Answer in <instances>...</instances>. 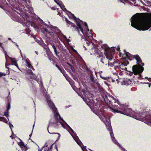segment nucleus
<instances>
[{"mask_svg":"<svg viewBox=\"0 0 151 151\" xmlns=\"http://www.w3.org/2000/svg\"><path fill=\"white\" fill-rule=\"evenodd\" d=\"M44 96L45 97L49 107L52 110L55 117V122H52L51 121L49 123V125L47 128V130L49 133L50 134H57L58 135V137H60V134L58 133L53 132L52 130L53 128H57L58 125L60 124L63 128H65V127L64 124L61 122V121H62L69 127L71 132L75 135V137H74L72 134H70L73 138L81 147L82 150H84L85 148V147H84L81 142L79 140L78 137L76 135V133L73 131L72 128L61 117L60 115L57 112V109L55 107L54 104L50 100L49 95H47L46 93H45L44 94Z\"/></svg>","mask_w":151,"mask_h":151,"instance_id":"nucleus-1","label":"nucleus"},{"mask_svg":"<svg viewBox=\"0 0 151 151\" xmlns=\"http://www.w3.org/2000/svg\"><path fill=\"white\" fill-rule=\"evenodd\" d=\"M20 2L22 6H23L22 8L26 12L21 14L15 10L12 9L10 12V17L13 20L20 23L29 22L31 26L35 28V24L30 19L29 15L27 14V11H29L31 14H33L34 13L32 8L30 4V1L29 0H20Z\"/></svg>","mask_w":151,"mask_h":151,"instance_id":"nucleus-2","label":"nucleus"},{"mask_svg":"<svg viewBox=\"0 0 151 151\" xmlns=\"http://www.w3.org/2000/svg\"><path fill=\"white\" fill-rule=\"evenodd\" d=\"M109 102L111 104L114 103H116L119 106H118V105L116 106V105H113L114 106V107L116 109H112V111L113 112L119 113L130 116H133L135 117V119L138 120L142 121L145 123H146V119H147L146 116L144 117V116H142L141 115V113L140 112L135 113L134 111L128 108L124 105H121L119 101L112 96H111L109 97Z\"/></svg>","mask_w":151,"mask_h":151,"instance_id":"nucleus-3","label":"nucleus"},{"mask_svg":"<svg viewBox=\"0 0 151 151\" xmlns=\"http://www.w3.org/2000/svg\"><path fill=\"white\" fill-rule=\"evenodd\" d=\"M131 26L137 30H146L151 27V17L136 14L131 19Z\"/></svg>","mask_w":151,"mask_h":151,"instance_id":"nucleus-4","label":"nucleus"},{"mask_svg":"<svg viewBox=\"0 0 151 151\" xmlns=\"http://www.w3.org/2000/svg\"><path fill=\"white\" fill-rule=\"evenodd\" d=\"M68 12L67 14L69 17L74 19L76 22L77 26L75 28V30L78 32H79L80 31L85 36L86 44L88 46H89L90 43L93 39V37L91 30V33H90L87 24L86 23L83 24L82 21L79 19L76 18L74 15L70 12L68 11Z\"/></svg>","mask_w":151,"mask_h":151,"instance_id":"nucleus-5","label":"nucleus"},{"mask_svg":"<svg viewBox=\"0 0 151 151\" xmlns=\"http://www.w3.org/2000/svg\"><path fill=\"white\" fill-rule=\"evenodd\" d=\"M41 31L42 32H46V34H48L50 35L54 36V34L53 32L56 34H59L64 39L66 40L67 42H70V41L69 39L67 38L64 35L61 31L56 27L53 26L52 25L49 26L45 23L43 21L41 25Z\"/></svg>","mask_w":151,"mask_h":151,"instance_id":"nucleus-6","label":"nucleus"},{"mask_svg":"<svg viewBox=\"0 0 151 151\" xmlns=\"http://www.w3.org/2000/svg\"><path fill=\"white\" fill-rule=\"evenodd\" d=\"M83 92L84 96L83 97V101L89 106L92 110L99 116L97 111L99 110V106L98 104H95L93 98L92 97L91 94H90L88 92L84 90Z\"/></svg>","mask_w":151,"mask_h":151,"instance_id":"nucleus-7","label":"nucleus"},{"mask_svg":"<svg viewBox=\"0 0 151 151\" xmlns=\"http://www.w3.org/2000/svg\"><path fill=\"white\" fill-rule=\"evenodd\" d=\"M119 55L120 57L122 56L123 57V62L122 63V64L124 65V66H126L129 64V62L127 60V58L131 60L130 59V57L135 59L137 61V63L138 64V65H133V66H143L145 65L144 63L142 62V60L139 56L137 55H132L129 53L127 52L124 50V54H122L119 52Z\"/></svg>","mask_w":151,"mask_h":151,"instance_id":"nucleus-8","label":"nucleus"},{"mask_svg":"<svg viewBox=\"0 0 151 151\" xmlns=\"http://www.w3.org/2000/svg\"><path fill=\"white\" fill-rule=\"evenodd\" d=\"M100 119L104 123L107 129L109 132L110 136L113 142L117 146H119L120 148L123 151H126L125 149L123 148L119 144L115 139L114 136L113 132H112V128L111 126L110 119L107 118L104 115H102L99 116Z\"/></svg>","mask_w":151,"mask_h":151,"instance_id":"nucleus-9","label":"nucleus"},{"mask_svg":"<svg viewBox=\"0 0 151 151\" xmlns=\"http://www.w3.org/2000/svg\"><path fill=\"white\" fill-rule=\"evenodd\" d=\"M101 47L104 50V54L107 59L111 60L113 58V52L114 50V48L109 47L106 45H103Z\"/></svg>","mask_w":151,"mask_h":151,"instance_id":"nucleus-10","label":"nucleus"},{"mask_svg":"<svg viewBox=\"0 0 151 151\" xmlns=\"http://www.w3.org/2000/svg\"><path fill=\"white\" fill-rule=\"evenodd\" d=\"M28 68H27L26 71L27 73L26 77L30 81L31 79L34 80L36 81H37V76L35 74H33L32 71V69H33V67H27Z\"/></svg>","mask_w":151,"mask_h":151,"instance_id":"nucleus-11","label":"nucleus"},{"mask_svg":"<svg viewBox=\"0 0 151 151\" xmlns=\"http://www.w3.org/2000/svg\"><path fill=\"white\" fill-rule=\"evenodd\" d=\"M82 68L83 69H86L87 71L89 72L91 74L90 75V78L93 83L96 84L97 85H99V83L97 80L95 78L93 75L92 74V71H91L87 67H82Z\"/></svg>","mask_w":151,"mask_h":151,"instance_id":"nucleus-12","label":"nucleus"},{"mask_svg":"<svg viewBox=\"0 0 151 151\" xmlns=\"http://www.w3.org/2000/svg\"><path fill=\"white\" fill-rule=\"evenodd\" d=\"M132 71L134 75H138L141 76L140 74L144 70L143 67H132Z\"/></svg>","mask_w":151,"mask_h":151,"instance_id":"nucleus-13","label":"nucleus"},{"mask_svg":"<svg viewBox=\"0 0 151 151\" xmlns=\"http://www.w3.org/2000/svg\"><path fill=\"white\" fill-rule=\"evenodd\" d=\"M52 145H47L45 143L44 147H43L41 150L39 149V151H42L43 148H45L44 151H52L51 149L52 147Z\"/></svg>","mask_w":151,"mask_h":151,"instance_id":"nucleus-14","label":"nucleus"},{"mask_svg":"<svg viewBox=\"0 0 151 151\" xmlns=\"http://www.w3.org/2000/svg\"><path fill=\"white\" fill-rule=\"evenodd\" d=\"M57 0H54L55 1L58 5H59L61 9L63 11L66 12L68 11L65 8V6L63 5L62 2L61 1H59V2H58Z\"/></svg>","mask_w":151,"mask_h":151,"instance_id":"nucleus-15","label":"nucleus"},{"mask_svg":"<svg viewBox=\"0 0 151 151\" xmlns=\"http://www.w3.org/2000/svg\"><path fill=\"white\" fill-rule=\"evenodd\" d=\"M51 45L52 46L55 55L58 58H59V56L58 55V54L59 52H57L56 48L55 46L54 45V44L52 43H51Z\"/></svg>","mask_w":151,"mask_h":151,"instance_id":"nucleus-16","label":"nucleus"},{"mask_svg":"<svg viewBox=\"0 0 151 151\" xmlns=\"http://www.w3.org/2000/svg\"><path fill=\"white\" fill-rule=\"evenodd\" d=\"M21 56L23 59V60H24L25 62L26 63L27 65V66H30L31 64L30 61L29 60L26 59V57L25 56L23 55H21Z\"/></svg>","mask_w":151,"mask_h":151,"instance_id":"nucleus-17","label":"nucleus"},{"mask_svg":"<svg viewBox=\"0 0 151 151\" xmlns=\"http://www.w3.org/2000/svg\"><path fill=\"white\" fill-rule=\"evenodd\" d=\"M102 55L103 53L102 52H100L99 55H98L97 57L99 58H100V59L101 62L103 63H104L105 58L102 56Z\"/></svg>","mask_w":151,"mask_h":151,"instance_id":"nucleus-18","label":"nucleus"},{"mask_svg":"<svg viewBox=\"0 0 151 151\" xmlns=\"http://www.w3.org/2000/svg\"><path fill=\"white\" fill-rule=\"evenodd\" d=\"M10 60L12 62V65H14L15 66H18L17 63V61L15 58H11Z\"/></svg>","mask_w":151,"mask_h":151,"instance_id":"nucleus-19","label":"nucleus"},{"mask_svg":"<svg viewBox=\"0 0 151 151\" xmlns=\"http://www.w3.org/2000/svg\"><path fill=\"white\" fill-rule=\"evenodd\" d=\"M35 41L37 42L39 45H41V46L44 43L43 41L38 40L37 39H35Z\"/></svg>","mask_w":151,"mask_h":151,"instance_id":"nucleus-20","label":"nucleus"},{"mask_svg":"<svg viewBox=\"0 0 151 151\" xmlns=\"http://www.w3.org/2000/svg\"><path fill=\"white\" fill-rule=\"evenodd\" d=\"M65 20L66 21V22L67 23V24L68 25V26H69V25L71 24L73 27H75L74 26V24L73 23H72L68 21L67 18H65Z\"/></svg>","mask_w":151,"mask_h":151,"instance_id":"nucleus-21","label":"nucleus"},{"mask_svg":"<svg viewBox=\"0 0 151 151\" xmlns=\"http://www.w3.org/2000/svg\"><path fill=\"white\" fill-rule=\"evenodd\" d=\"M106 80L107 81L109 82H114V80L111 77H108L107 78Z\"/></svg>","mask_w":151,"mask_h":151,"instance_id":"nucleus-22","label":"nucleus"},{"mask_svg":"<svg viewBox=\"0 0 151 151\" xmlns=\"http://www.w3.org/2000/svg\"><path fill=\"white\" fill-rule=\"evenodd\" d=\"M125 70L127 71L126 73L127 74H128L130 76H131L132 75L133 72V71L131 72L130 71H128L127 70V68H125Z\"/></svg>","mask_w":151,"mask_h":151,"instance_id":"nucleus-23","label":"nucleus"},{"mask_svg":"<svg viewBox=\"0 0 151 151\" xmlns=\"http://www.w3.org/2000/svg\"><path fill=\"white\" fill-rule=\"evenodd\" d=\"M9 125L10 127V129L11 130L12 132V135H11V136H10V137H12V138H13V137L12 136H14V135L13 134V132H12V127H13V126L12 124H10V122H9Z\"/></svg>","mask_w":151,"mask_h":151,"instance_id":"nucleus-24","label":"nucleus"},{"mask_svg":"<svg viewBox=\"0 0 151 151\" xmlns=\"http://www.w3.org/2000/svg\"><path fill=\"white\" fill-rule=\"evenodd\" d=\"M58 68V69L60 71V72L62 73L63 75L65 76V71L63 69H62L60 68V67H57Z\"/></svg>","mask_w":151,"mask_h":151,"instance_id":"nucleus-25","label":"nucleus"},{"mask_svg":"<svg viewBox=\"0 0 151 151\" xmlns=\"http://www.w3.org/2000/svg\"><path fill=\"white\" fill-rule=\"evenodd\" d=\"M70 49H71V50H73L74 52H75V53H76L77 55H79V54L78 53V52H77V50H75V49H74L73 47L72 46H70Z\"/></svg>","mask_w":151,"mask_h":151,"instance_id":"nucleus-26","label":"nucleus"},{"mask_svg":"<svg viewBox=\"0 0 151 151\" xmlns=\"http://www.w3.org/2000/svg\"><path fill=\"white\" fill-rule=\"evenodd\" d=\"M70 49H71V50H73L74 52H75V53H76L77 55H79V54L78 53V52H77V50H75V49H74L73 47L72 46H70Z\"/></svg>","mask_w":151,"mask_h":151,"instance_id":"nucleus-27","label":"nucleus"},{"mask_svg":"<svg viewBox=\"0 0 151 151\" xmlns=\"http://www.w3.org/2000/svg\"><path fill=\"white\" fill-rule=\"evenodd\" d=\"M0 46L3 49V52L4 53L5 55L6 56V55H7V52L4 50V47L2 45V44H1V45H0Z\"/></svg>","mask_w":151,"mask_h":151,"instance_id":"nucleus-28","label":"nucleus"},{"mask_svg":"<svg viewBox=\"0 0 151 151\" xmlns=\"http://www.w3.org/2000/svg\"><path fill=\"white\" fill-rule=\"evenodd\" d=\"M42 46L44 49H45L46 50L47 49H48V48L47 47V46L46 44L44 43Z\"/></svg>","mask_w":151,"mask_h":151,"instance_id":"nucleus-29","label":"nucleus"},{"mask_svg":"<svg viewBox=\"0 0 151 151\" xmlns=\"http://www.w3.org/2000/svg\"><path fill=\"white\" fill-rule=\"evenodd\" d=\"M21 148L23 151H26L27 149V147L25 146L21 147Z\"/></svg>","mask_w":151,"mask_h":151,"instance_id":"nucleus-30","label":"nucleus"},{"mask_svg":"<svg viewBox=\"0 0 151 151\" xmlns=\"http://www.w3.org/2000/svg\"><path fill=\"white\" fill-rule=\"evenodd\" d=\"M19 145L21 147H23V146H24V143L22 142H20L19 144Z\"/></svg>","mask_w":151,"mask_h":151,"instance_id":"nucleus-31","label":"nucleus"},{"mask_svg":"<svg viewBox=\"0 0 151 151\" xmlns=\"http://www.w3.org/2000/svg\"><path fill=\"white\" fill-rule=\"evenodd\" d=\"M4 115L6 116L7 117H8V112H5L4 113Z\"/></svg>","mask_w":151,"mask_h":151,"instance_id":"nucleus-32","label":"nucleus"},{"mask_svg":"<svg viewBox=\"0 0 151 151\" xmlns=\"http://www.w3.org/2000/svg\"><path fill=\"white\" fill-rule=\"evenodd\" d=\"M114 63V62H108V65L111 66V65H113L112 63Z\"/></svg>","mask_w":151,"mask_h":151,"instance_id":"nucleus-33","label":"nucleus"},{"mask_svg":"<svg viewBox=\"0 0 151 151\" xmlns=\"http://www.w3.org/2000/svg\"><path fill=\"white\" fill-rule=\"evenodd\" d=\"M5 73L0 72V78L2 76H5Z\"/></svg>","mask_w":151,"mask_h":151,"instance_id":"nucleus-34","label":"nucleus"},{"mask_svg":"<svg viewBox=\"0 0 151 151\" xmlns=\"http://www.w3.org/2000/svg\"><path fill=\"white\" fill-rule=\"evenodd\" d=\"M10 108V105L9 103L7 107V110L8 111Z\"/></svg>","mask_w":151,"mask_h":151,"instance_id":"nucleus-35","label":"nucleus"},{"mask_svg":"<svg viewBox=\"0 0 151 151\" xmlns=\"http://www.w3.org/2000/svg\"><path fill=\"white\" fill-rule=\"evenodd\" d=\"M100 77L102 78V79H104V80H106V79H107V77H104L102 76L101 75H100Z\"/></svg>","mask_w":151,"mask_h":151,"instance_id":"nucleus-36","label":"nucleus"},{"mask_svg":"<svg viewBox=\"0 0 151 151\" xmlns=\"http://www.w3.org/2000/svg\"><path fill=\"white\" fill-rule=\"evenodd\" d=\"M3 120H4L3 121V120L2 121H3L4 122L6 123L7 124L8 121H7V119H6L5 118V119Z\"/></svg>","mask_w":151,"mask_h":151,"instance_id":"nucleus-37","label":"nucleus"},{"mask_svg":"<svg viewBox=\"0 0 151 151\" xmlns=\"http://www.w3.org/2000/svg\"><path fill=\"white\" fill-rule=\"evenodd\" d=\"M147 4L148 5H150L151 4V2L149 1H146Z\"/></svg>","mask_w":151,"mask_h":151,"instance_id":"nucleus-38","label":"nucleus"},{"mask_svg":"<svg viewBox=\"0 0 151 151\" xmlns=\"http://www.w3.org/2000/svg\"><path fill=\"white\" fill-rule=\"evenodd\" d=\"M4 119V117L0 116V121H2Z\"/></svg>","mask_w":151,"mask_h":151,"instance_id":"nucleus-39","label":"nucleus"},{"mask_svg":"<svg viewBox=\"0 0 151 151\" xmlns=\"http://www.w3.org/2000/svg\"><path fill=\"white\" fill-rule=\"evenodd\" d=\"M149 124L151 126V119L149 121L148 123L147 124Z\"/></svg>","mask_w":151,"mask_h":151,"instance_id":"nucleus-40","label":"nucleus"},{"mask_svg":"<svg viewBox=\"0 0 151 151\" xmlns=\"http://www.w3.org/2000/svg\"><path fill=\"white\" fill-rule=\"evenodd\" d=\"M117 50L118 51H120V47H117Z\"/></svg>","mask_w":151,"mask_h":151,"instance_id":"nucleus-41","label":"nucleus"},{"mask_svg":"<svg viewBox=\"0 0 151 151\" xmlns=\"http://www.w3.org/2000/svg\"><path fill=\"white\" fill-rule=\"evenodd\" d=\"M148 80L150 82H151V78H148Z\"/></svg>","mask_w":151,"mask_h":151,"instance_id":"nucleus-42","label":"nucleus"},{"mask_svg":"<svg viewBox=\"0 0 151 151\" xmlns=\"http://www.w3.org/2000/svg\"><path fill=\"white\" fill-rule=\"evenodd\" d=\"M55 148L57 150V151H58L57 147L56 146H55Z\"/></svg>","mask_w":151,"mask_h":151,"instance_id":"nucleus-43","label":"nucleus"},{"mask_svg":"<svg viewBox=\"0 0 151 151\" xmlns=\"http://www.w3.org/2000/svg\"><path fill=\"white\" fill-rule=\"evenodd\" d=\"M58 14L60 15V16H61L62 15H61V14H60V12H58Z\"/></svg>","mask_w":151,"mask_h":151,"instance_id":"nucleus-44","label":"nucleus"},{"mask_svg":"<svg viewBox=\"0 0 151 151\" xmlns=\"http://www.w3.org/2000/svg\"><path fill=\"white\" fill-rule=\"evenodd\" d=\"M33 37L34 39H35H35H36V37H35V35H33Z\"/></svg>","mask_w":151,"mask_h":151,"instance_id":"nucleus-45","label":"nucleus"},{"mask_svg":"<svg viewBox=\"0 0 151 151\" xmlns=\"http://www.w3.org/2000/svg\"><path fill=\"white\" fill-rule=\"evenodd\" d=\"M16 45L17 46V47L18 48V49H19V46H18V45L16 44Z\"/></svg>","mask_w":151,"mask_h":151,"instance_id":"nucleus-46","label":"nucleus"},{"mask_svg":"<svg viewBox=\"0 0 151 151\" xmlns=\"http://www.w3.org/2000/svg\"><path fill=\"white\" fill-rule=\"evenodd\" d=\"M99 73L100 75H101V73H102V71H100L99 72Z\"/></svg>","mask_w":151,"mask_h":151,"instance_id":"nucleus-47","label":"nucleus"},{"mask_svg":"<svg viewBox=\"0 0 151 151\" xmlns=\"http://www.w3.org/2000/svg\"><path fill=\"white\" fill-rule=\"evenodd\" d=\"M19 50H20V52L21 55H22V52H21V50L19 48Z\"/></svg>","mask_w":151,"mask_h":151,"instance_id":"nucleus-48","label":"nucleus"},{"mask_svg":"<svg viewBox=\"0 0 151 151\" xmlns=\"http://www.w3.org/2000/svg\"><path fill=\"white\" fill-rule=\"evenodd\" d=\"M145 78V79H148V78H148V77H146Z\"/></svg>","mask_w":151,"mask_h":151,"instance_id":"nucleus-49","label":"nucleus"},{"mask_svg":"<svg viewBox=\"0 0 151 151\" xmlns=\"http://www.w3.org/2000/svg\"><path fill=\"white\" fill-rule=\"evenodd\" d=\"M35 53H36L37 55H38V52H37V51H35Z\"/></svg>","mask_w":151,"mask_h":151,"instance_id":"nucleus-50","label":"nucleus"},{"mask_svg":"<svg viewBox=\"0 0 151 151\" xmlns=\"http://www.w3.org/2000/svg\"><path fill=\"white\" fill-rule=\"evenodd\" d=\"M8 40H11V39L10 38H8Z\"/></svg>","mask_w":151,"mask_h":151,"instance_id":"nucleus-51","label":"nucleus"},{"mask_svg":"<svg viewBox=\"0 0 151 151\" xmlns=\"http://www.w3.org/2000/svg\"><path fill=\"white\" fill-rule=\"evenodd\" d=\"M32 133H31V134H30V135H29V137H31V136L32 135Z\"/></svg>","mask_w":151,"mask_h":151,"instance_id":"nucleus-52","label":"nucleus"},{"mask_svg":"<svg viewBox=\"0 0 151 151\" xmlns=\"http://www.w3.org/2000/svg\"><path fill=\"white\" fill-rule=\"evenodd\" d=\"M60 46H61L62 47V45L61 44H60Z\"/></svg>","mask_w":151,"mask_h":151,"instance_id":"nucleus-53","label":"nucleus"},{"mask_svg":"<svg viewBox=\"0 0 151 151\" xmlns=\"http://www.w3.org/2000/svg\"><path fill=\"white\" fill-rule=\"evenodd\" d=\"M6 68L7 69H8V70H9V68H7V66H6Z\"/></svg>","mask_w":151,"mask_h":151,"instance_id":"nucleus-54","label":"nucleus"},{"mask_svg":"<svg viewBox=\"0 0 151 151\" xmlns=\"http://www.w3.org/2000/svg\"><path fill=\"white\" fill-rule=\"evenodd\" d=\"M149 86V88H150V85H149V86Z\"/></svg>","mask_w":151,"mask_h":151,"instance_id":"nucleus-55","label":"nucleus"},{"mask_svg":"<svg viewBox=\"0 0 151 151\" xmlns=\"http://www.w3.org/2000/svg\"><path fill=\"white\" fill-rule=\"evenodd\" d=\"M120 67V68H121V67H118V66H117V67Z\"/></svg>","mask_w":151,"mask_h":151,"instance_id":"nucleus-56","label":"nucleus"},{"mask_svg":"<svg viewBox=\"0 0 151 151\" xmlns=\"http://www.w3.org/2000/svg\"><path fill=\"white\" fill-rule=\"evenodd\" d=\"M146 83L147 84H149V83Z\"/></svg>","mask_w":151,"mask_h":151,"instance_id":"nucleus-57","label":"nucleus"},{"mask_svg":"<svg viewBox=\"0 0 151 151\" xmlns=\"http://www.w3.org/2000/svg\"><path fill=\"white\" fill-rule=\"evenodd\" d=\"M70 67H71V69H72V67H72V66H71Z\"/></svg>","mask_w":151,"mask_h":151,"instance_id":"nucleus-58","label":"nucleus"},{"mask_svg":"<svg viewBox=\"0 0 151 151\" xmlns=\"http://www.w3.org/2000/svg\"><path fill=\"white\" fill-rule=\"evenodd\" d=\"M34 124L33 125V128H34Z\"/></svg>","mask_w":151,"mask_h":151,"instance_id":"nucleus-59","label":"nucleus"},{"mask_svg":"<svg viewBox=\"0 0 151 151\" xmlns=\"http://www.w3.org/2000/svg\"><path fill=\"white\" fill-rule=\"evenodd\" d=\"M118 79H116V81H118Z\"/></svg>","mask_w":151,"mask_h":151,"instance_id":"nucleus-60","label":"nucleus"},{"mask_svg":"<svg viewBox=\"0 0 151 151\" xmlns=\"http://www.w3.org/2000/svg\"><path fill=\"white\" fill-rule=\"evenodd\" d=\"M2 44L0 42V45H1V44Z\"/></svg>","mask_w":151,"mask_h":151,"instance_id":"nucleus-61","label":"nucleus"},{"mask_svg":"<svg viewBox=\"0 0 151 151\" xmlns=\"http://www.w3.org/2000/svg\"><path fill=\"white\" fill-rule=\"evenodd\" d=\"M56 66H58L57 65H56Z\"/></svg>","mask_w":151,"mask_h":151,"instance_id":"nucleus-62","label":"nucleus"},{"mask_svg":"<svg viewBox=\"0 0 151 151\" xmlns=\"http://www.w3.org/2000/svg\"><path fill=\"white\" fill-rule=\"evenodd\" d=\"M17 68H18L19 67H18V66H17Z\"/></svg>","mask_w":151,"mask_h":151,"instance_id":"nucleus-63","label":"nucleus"},{"mask_svg":"<svg viewBox=\"0 0 151 151\" xmlns=\"http://www.w3.org/2000/svg\"><path fill=\"white\" fill-rule=\"evenodd\" d=\"M12 42H14L13 41H12Z\"/></svg>","mask_w":151,"mask_h":151,"instance_id":"nucleus-64","label":"nucleus"}]
</instances>
